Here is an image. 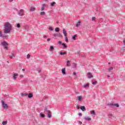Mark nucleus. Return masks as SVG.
Segmentation results:
<instances>
[{"mask_svg":"<svg viewBox=\"0 0 125 125\" xmlns=\"http://www.w3.org/2000/svg\"><path fill=\"white\" fill-rule=\"evenodd\" d=\"M12 30V27L11 24L9 23L8 22H6L4 25V34H9L10 32H11Z\"/></svg>","mask_w":125,"mask_h":125,"instance_id":"f257e3e1","label":"nucleus"},{"mask_svg":"<svg viewBox=\"0 0 125 125\" xmlns=\"http://www.w3.org/2000/svg\"><path fill=\"white\" fill-rule=\"evenodd\" d=\"M1 45L4 46V48H5V49H8V47H7V45H8V43L4 41L3 42H2L1 43Z\"/></svg>","mask_w":125,"mask_h":125,"instance_id":"f03ea898","label":"nucleus"},{"mask_svg":"<svg viewBox=\"0 0 125 125\" xmlns=\"http://www.w3.org/2000/svg\"><path fill=\"white\" fill-rule=\"evenodd\" d=\"M25 11L23 9H21L19 10V12L18 13V15L19 16H24V13Z\"/></svg>","mask_w":125,"mask_h":125,"instance_id":"7ed1b4c3","label":"nucleus"},{"mask_svg":"<svg viewBox=\"0 0 125 125\" xmlns=\"http://www.w3.org/2000/svg\"><path fill=\"white\" fill-rule=\"evenodd\" d=\"M53 37H55V38H63V36L62 35V34L59 33V34H53Z\"/></svg>","mask_w":125,"mask_h":125,"instance_id":"20e7f679","label":"nucleus"},{"mask_svg":"<svg viewBox=\"0 0 125 125\" xmlns=\"http://www.w3.org/2000/svg\"><path fill=\"white\" fill-rule=\"evenodd\" d=\"M1 103L3 108H4V109H5L6 108H8V105H7V104L4 103V102L3 101H1Z\"/></svg>","mask_w":125,"mask_h":125,"instance_id":"39448f33","label":"nucleus"},{"mask_svg":"<svg viewBox=\"0 0 125 125\" xmlns=\"http://www.w3.org/2000/svg\"><path fill=\"white\" fill-rule=\"evenodd\" d=\"M62 75H66V68H63L62 69Z\"/></svg>","mask_w":125,"mask_h":125,"instance_id":"423d86ee","label":"nucleus"},{"mask_svg":"<svg viewBox=\"0 0 125 125\" xmlns=\"http://www.w3.org/2000/svg\"><path fill=\"white\" fill-rule=\"evenodd\" d=\"M44 113H49L50 111H49V109H48L47 107H45V108L44 109Z\"/></svg>","mask_w":125,"mask_h":125,"instance_id":"0eeeda50","label":"nucleus"},{"mask_svg":"<svg viewBox=\"0 0 125 125\" xmlns=\"http://www.w3.org/2000/svg\"><path fill=\"white\" fill-rule=\"evenodd\" d=\"M62 33H63V36H64V37H67V31H66V30L65 29H63L62 30Z\"/></svg>","mask_w":125,"mask_h":125,"instance_id":"6e6552de","label":"nucleus"},{"mask_svg":"<svg viewBox=\"0 0 125 125\" xmlns=\"http://www.w3.org/2000/svg\"><path fill=\"white\" fill-rule=\"evenodd\" d=\"M81 110H82V111H83V112H84V111H86V109H85V106H81L80 107Z\"/></svg>","mask_w":125,"mask_h":125,"instance_id":"1a4fd4ad","label":"nucleus"},{"mask_svg":"<svg viewBox=\"0 0 125 125\" xmlns=\"http://www.w3.org/2000/svg\"><path fill=\"white\" fill-rule=\"evenodd\" d=\"M87 76H88V78L89 79H90V78H93V76H92V75H91V73H90V72L87 73Z\"/></svg>","mask_w":125,"mask_h":125,"instance_id":"9d476101","label":"nucleus"},{"mask_svg":"<svg viewBox=\"0 0 125 125\" xmlns=\"http://www.w3.org/2000/svg\"><path fill=\"white\" fill-rule=\"evenodd\" d=\"M59 54L60 55L64 56L66 55V52H59Z\"/></svg>","mask_w":125,"mask_h":125,"instance_id":"9b49d317","label":"nucleus"},{"mask_svg":"<svg viewBox=\"0 0 125 125\" xmlns=\"http://www.w3.org/2000/svg\"><path fill=\"white\" fill-rule=\"evenodd\" d=\"M47 117L49 119H50L51 118L52 115H51V113L50 112V111L49 112H48V114L47 115Z\"/></svg>","mask_w":125,"mask_h":125,"instance_id":"f8f14e48","label":"nucleus"},{"mask_svg":"<svg viewBox=\"0 0 125 125\" xmlns=\"http://www.w3.org/2000/svg\"><path fill=\"white\" fill-rule=\"evenodd\" d=\"M27 96L29 98H32L33 96V93H29Z\"/></svg>","mask_w":125,"mask_h":125,"instance_id":"ddd939ff","label":"nucleus"},{"mask_svg":"<svg viewBox=\"0 0 125 125\" xmlns=\"http://www.w3.org/2000/svg\"><path fill=\"white\" fill-rule=\"evenodd\" d=\"M83 87H84V88H87L89 87V83H87V84L84 85L83 86Z\"/></svg>","mask_w":125,"mask_h":125,"instance_id":"4468645a","label":"nucleus"},{"mask_svg":"<svg viewBox=\"0 0 125 125\" xmlns=\"http://www.w3.org/2000/svg\"><path fill=\"white\" fill-rule=\"evenodd\" d=\"M17 77H18V74H14V75H13L14 80H16V79H17Z\"/></svg>","mask_w":125,"mask_h":125,"instance_id":"2eb2a0df","label":"nucleus"},{"mask_svg":"<svg viewBox=\"0 0 125 125\" xmlns=\"http://www.w3.org/2000/svg\"><path fill=\"white\" fill-rule=\"evenodd\" d=\"M24 28L25 30H26V31H29V29L30 28V27L29 26V25H25L24 26Z\"/></svg>","mask_w":125,"mask_h":125,"instance_id":"dca6fc26","label":"nucleus"},{"mask_svg":"<svg viewBox=\"0 0 125 125\" xmlns=\"http://www.w3.org/2000/svg\"><path fill=\"white\" fill-rule=\"evenodd\" d=\"M13 57H15V55H14V53H12L11 55L10 56V59H12Z\"/></svg>","mask_w":125,"mask_h":125,"instance_id":"f3484780","label":"nucleus"},{"mask_svg":"<svg viewBox=\"0 0 125 125\" xmlns=\"http://www.w3.org/2000/svg\"><path fill=\"white\" fill-rule=\"evenodd\" d=\"M53 50H54V46H50L49 51H53Z\"/></svg>","mask_w":125,"mask_h":125,"instance_id":"a211bd4d","label":"nucleus"},{"mask_svg":"<svg viewBox=\"0 0 125 125\" xmlns=\"http://www.w3.org/2000/svg\"><path fill=\"white\" fill-rule=\"evenodd\" d=\"M77 98L79 101H82V99L83 98V97H82V96H79L77 97Z\"/></svg>","mask_w":125,"mask_h":125,"instance_id":"6ab92c4d","label":"nucleus"},{"mask_svg":"<svg viewBox=\"0 0 125 125\" xmlns=\"http://www.w3.org/2000/svg\"><path fill=\"white\" fill-rule=\"evenodd\" d=\"M84 120H85V121H91V118H88V117H85L84 118Z\"/></svg>","mask_w":125,"mask_h":125,"instance_id":"aec40b11","label":"nucleus"},{"mask_svg":"<svg viewBox=\"0 0 125 125\" xmlns=\"http://www.w3.org/2000/svg\"><path fill=\"white\" fill-rule=\"evenodd\" d=\"M40 15H41V16H44V15H45V12H42L40 13Z\"/></svg>","mask_w":125,"mask_h":125,"instance_id":"412c9836","label":"nucleus"},{"mask_svg":"<svg viewBox=\"0 0 125 125\" xmlns=\"http://www.w3.org/2000/svg\"><path fill=\"white\" fill-rule=\"evenodd\" d=\"M55 32H56V33H59V31H60V29L57 27L55 29Z\"/></svg>","mask_w":125,"mask_h":125,"instance_id":"4be33fe9","label":"nucleus"},{"mask_svg":"<svg viewBox=\"0 0 125 125\" xmlns=\"http://www.w3.org/2000/svg\"><path fill=\"white\" fill-rule=\"evenodd\" d=\"M35 10H36V8H35V7H31L30 9V11H35Z\"/></svg>","mask_w":125,"mask_h":125,"instance_id":"5701e85b","label":"nucleus"},{"mask_svg":"<svg viewBox=\"0 0 125 125\" xmlns=\"http://www.w3.org/2000/svg\"><path fill=\"white\" fill-rule=\"evenodd\" d=\"M72 68H73V69H76V68H77V64H76V63H73Z\"/></svg>","mask_w":125,"mask_h":125,"instance_id":"b1692460","label":"nucleus"},{"mask_svg":"<svg viewBox=\"0 0 125 125\" xmlns=\"http://www.w3.org/2000/svg\"><path fill=\"white\" fill-rule=\"evenodd\" d=\"M55 4H56V2L53 1L51 3V6H54Z\"/></svg>","mask_w":125,"mask_h":125,"instance_id":"393cba45","label":"nucleus"},{"mask_svg":"<svg viewBox=\"0 0 125 125\" xmlns=\"http://www.w3.org/2000/svg\"><path fill=\"white\" fill-rule=\"evenodd\" d=\"M115 106L117 108H119L120 107V105L118 104H114L113 106Z\"/></svg>","mask_w":125,"mask_h":125,"instance_id":"a878e982","label":"nucleus"},{"mask_svg":"<svg viewBox=\"0 0 125 125\" xmlns=\"http://www.w3.org/2000/svg\"><path fill=\"white\" fill-rule=\"evenodd\" d=\"M62 45H63V46L64 48H67V47H68L66 45V44L64 43H62Z\"/></svg>","mask_w":125,"mask_h":125,"instance_id":"bb28decb","label":"nucleus"},{"mask_svg":"<svg viewBox=\"0 0 125 125\" xmlns=\"http://www.w3.org/2000/svg\"><path fill=\"white\" fill-rule=\"evenodd\" d=\"M91 115H94V116H95V115H96L95 111H94V110L91 111Z\"/></svg>","mask_w":125,"mask_h":125,"instance_id":"cd10ccee","label":"nucleus"},{"mask_svg":"<svg viewBox=\"0 0 125 125\" xmlns=\"http://www.w3.org/2000/svg\"><path fill=\"white\" fill-rule=\"evenodd\" d=\"M37 71L39 74H41L42 73V69L41 68H37Z\"/></svg>","mask_w":125,"mask_h":125,"instance_id":"c85d7f7f","label":"nucleus"},{"mask_svg":"<svg viewBox=\"0 0 125 125\" xmlns=\"http://www.w3.org/2000/svg\"><path fill=\"white\" fill-rule=\"evenodd\" d=\"M41 117H42V118H44V117H45V115L42 114V113H40V114Z\"/></svg>","mask_w":125,"mask_h":125,"instance_id":"c756f323","label":"nucleus"},{"mask_svg":"<svg viewBox=\"0 0 125 125\" xmlns=\"http://www.w3.org/2000/svg\"><path fill=\"white\" fill-rule=\"evenodd\" d=\"M2 124L3 125H7V121H3Z\"/></svg>","mask_w":125,"mask_h":125,"instance_id":"7c9ffc66","label":"nucleus"},{"mask_svg":"<svg viewBox=\"0 0 125 125\" xmlns=\"http://www.w3.org/2000/svg\"><path fill=\"white\" fill-rule=\"evenodd\" d=\"M76 38H77V35H75L73 36L72 39H73L74 41H76Z\"/></svg>","mask_w":125,"mask_h":125,"instance_id":"2f4dec72","label":"nucleus"},{"mask_svg":"<svg viewBox=\"0 0 125 125\" xmlns=\"http://www.w3.org/2000/svg\"><path fill=\"white\" fill-rule=\"evenodd\" d=\"M81 23V21H78V23L77 24H76V27H79V26H80V23Z\"/></svg>","mask_w":125,"mask_h":125,"instance_id":"473e14b6","label":"nucleus"},{"mask_svg":"<svg viewBox=\"0 0 125 125\" xmlns=\"http://www.w3.org/2000/svg\"><path fill=\"white\" fill-rule=\"evenodd\" d=\"M113 68L112 67H109L107 69L108 71H109V72H110V71H112V70H113Z\"/></svg>","mask_w":125,"mask_h":125,"instance_id":"72a5a7b5","label":"nucleus"},{"mask_svg":"<svg viewBox=\"0 0 125 125\" xmlns=\"http://www.w3.org/2000/svg\"><path fill=\"white\" fill-rule=\"evenodd\" d=\"M96 83H97V81H94L92 82V84H93L94 85H95Z\"/></svg>","mask_w":125,"mask_h":125,"instance_id":"f704fd0d","label":"nucleus"},{"mask_svg":"<svg viewBox=\"0 0 125 125\" xmlns=\"http://www.w3.org/2000/svg\"><path fill=\"white\" fill-rule=\"evenodd\" d=\"M73 75L75 76V78H77V73L74 72Z\"/></svg>","mask_w":125,"mask_h":125,"instance_id":"c9c22d12","label":"nucleus"},{"mask_svg":"<svg viewBox=\"0 0 125 125\" xmlns=\"http://www.w3.org/2000/svg\"><path fill=\"white\" fill-rule=\"evenodd\" d=\"M107 106H114V104H107Z\"/></svg>","mask_w":125,"mask_h":125,"instance_id":"e433bc0d","label":"nucleus"},{"mask_svg":"<svg viewBox=\"0 0 125 125\" xmlns=\"http://www.w3.org/2000/svg\"><path fill=\"white\" fill-rule=\"evenodd\" d=\"M65 42H68V37L65 36Z\"/></svg>","mask_w":125,"mask_h":125,"instance_id":"4c0bfd02","label":"nucleus"},{"mask_svg":"<svg viewBox=\"0 0 125 125\" xmlns=\"http://www.w3.org/2000/svg\"><path fill=\"white\" fill-rule=\"evenodd\" d=\"M17 27L18 28H20L21 26H20V23H17Z\"/></svg>","mask_w":125,"mask_h":125,"instance_id":"58836bf2","label":"nucleus"},{"mask_svg":"<svg viewBox=\"0 0 125 125\" xmlns=\"http://www.w3.org/2000/svg\"><path fill=\"white\" fill-rule=\"evenodd\" d=\"M30 57H31V55H30V54H28L27 55V59H29V58H30Z\"/></svg>","mask_w":125,"mask_h":125,"instance_id":"ea45409f","label":"nucleus"},{"mask_svg":"<svg viewBox=\"0 0 125 125\" xmlns=\"http://www.w3.org/2000/svg\"><path fill=\"white\" fill-rule=\"evenodd\" d=\"M41 10H42V11H43V10H44V7H43L42 6L41 7Z\"/></svg>","mask_w":125,"mask_h":125,"instance_id":"a19ab883","label":"nucleus"},{"mask_svg":"<svg viewBox=\"0 0 125 125\" xmlns=\"http://www.w3.org/2000/svg\"><path fill=\"white\" fill-rule=\"evenodd\" d=\"M76 108H77L78 110H79V109H80V105H77L76 106Z\"/></svg>","mask_w":125,"mask_h":125,"instance_id":"79ce46f5","label":"nucleus"},{"mask_svg":"<svg viewBox=\"0 0 125 125\" xmlns=\"http://www.w3.org/2000/svg\"><path fill=\"white\" fill-rule=\"evenodd\" d=\"M49 29L50 30V31H53V28L51 27H50L49 28Z\"/></svg>","mask_w":125,"mask_h":125,"instance_id":"37998d69","label":"nucleus"},{"mask_svg":"<svg viewBox=\"0 0 125 125\" xmlns=\"http://www.w3.org/2000/svg\"><path fill=\"white\" fill-rule=\"evenodd\" d=\"M42 6L43 7H46V6H47V5H46L45 4H43Z\"/></svg>","mask_w":125,"mask_h":125,"instance_id":"c03bdc74","label":"nucleus"},{"mask_svg":"<svg viewBox=\"0 0 125 125\" xmlns=\"http://www.w3.org/2000/svg\"><path fill=\"white\" fill-rule=\"evenodd\" d=\"M2 37V32L1 31L0 32V38H1Z\"/></svg>","mask_w":125,"mask_h":125,"instance_id":"a18cd8bd","label":"nucleus"},{"mask_svg":"<svg viewBox=\"0 0 125 125\" xmlns=\"http://www.w3.org/2000/svg\"><path fill=\"white\" fill-rule=\"evenodd\" d=\"M66 66L67 67H70V66H71V64L70 63H67Z\"/></svg>","mask_w":125,"mask_h":125,"instance_id":"49530a36","label":"nucleus"},{"mask_svg":"<svg viewBox=\"0 0 125 125\" xmlns=\"http://www.w3.org/2000/svg\"><path fill=\"white\" fill-rule=\"evenodd\" d=\"M92 20L93 21H95V17H92Z\"/></svg>","mask_w":125,"mask_h":125,"instance_id":"de8ad7c7","label":"nucleus"},{"mask_svg":"<svg viewBox=\"0 0 125 125\" xmlns=\"http://www.w3.org/2000/svg\"><path fill=\"white\" fill-rule=\"evenodd\" d=\"M58 43H59V44H62V42L61 41L58 42Z\"/></svg>","mask_w":125,"mask_h":125,"instance_id":"09e8293b","label":"nucleus"},{"mask_svg":"<svg viewBox=\"0 0 125 125\" xmlns=\"http://www.w3.org/2000/svg\"><path fill=\"white\" fill-rule=\"evenodd\" d=\"M28 93H24V96H28Z\"/></svg>","mask_w":125,"mask_h":125,"instance_id":"8fccbe9b","label":"nucleus"},{"mask_svg":"<svg viewBox=\"0 0 125 125\" xmlns=\"http://www.w3.org/2000/svg\"><path fill=\"white\" fill-rule=\"evenodd\" d=\"M79 125H83V122H82L81 121H79Z\"/></svg>","mask_w":125,"mask_h":125,"instance_id":"3c124183","label":"nucleus"},{"mask_svg":"<svg viewBox=\"0 0 125 125\" xmlns=\"http://www.w3.org/2000/svg\"><path fill=\"white\" fill-rule=\"evenodd\" d=\"M78 115H79V116H80V117H82V113H79L78 114Z\"/></svg>","mask_w":125,"mask_h":125,"instance_id":"603ef678","label":"nucleus"},{"mask_svg":"<svg viewBox=\"0 0 125 125\" xmlns=\"http://www.w3.org/2000/svg\"><path fill=\"white\" fill-rule=\"evenodd\" d=\"M1 38H7V36H3L1 37Z\"/></svg>","mask_w":125,"mask_h":125,"instance_id":"864d4df0","label":"nucleus"},{"mask_svg":"<svg viewBox=\"0 0 125 125\" xmlns=\"http://www.w3.org/2000/svg\"><path fill=\"white\" fill-rule=\"evenodd\" d=\"M47 42H50V38L48 39Z\"/></svg>","mask_w":125,"mask_h":125,"instance_id":"5fc2aeb1","label":"nucleus"},{"mask_svg":"<svg viewBox=\"0 0 125 125\" xmlns=\"http://www.w3.org/2000/svg\"><path fill=\"white\" fill-rule=\"evenodd\" d=\"M43 39H46V36L44 35V36H43Z\"/></svg>","mask_w":125,"mask_h":125,"instance_id":"6e6d98bb","label":"nucleus"},{"mask_svg":"<svg viewBox=\"0 0 125 125\" xmlns=\"http://www.w3.org/2000/svg\"><path fill=\"white\" fill-rule=\"evenodd\" d=\"M66 63H67V64H69V63H70V61H67L66 62Z\"/></svg>","mask_w":125,"mask_h":125,"instance_id":"4d7b16f0","label":"nucleus"},{"mask_svg":"<svg viewBox=\"0 0 125 125\" xmlns=\"http://www.w3.org/2000/svg\"><path fill=\"white\" fill-rule=\"evenodd\" d=\"M21 95L22 97L24 96V93H21Z\"/></svg>","mask_w":125,"mask_h":125,"instance_id":"13d9d810","label":"nucleus"},{"mask_svg":"<svg viewBox=\"0 0 125 125\" xmlns=\"http://www.w3.org/2000/svg\"><path fill=\"white\" fill-rule=\"evenodd\" d=\"M123 43H124V45H125V40L123 41Z\"/></svg>","mask_w":125,"mask_h":125,"instance_id":"bf43d9fd","label":"nucleus"},{"mask_svg":"<svg viewBox=\"0 0 125 125\" xmlns=\"http://www.w3.org/2000/svg\"><path fill=\"white\" fill-rule=\"evenodd\" d=\"M21 78H23L24 76L23 75H20Z\"/></svg>","mask_w":125,"mask_h":125,"instance_id":"052dcab7","label":"nucleus"},{"mask_svg":"<svg viewBox=\"0 0 125 125\" xmlns=\"http://www.w3.org/2000/svg\"><path fill=\"white\" fill-rule=\"evenodd\" d=\"M9 1H10V2H11L13 1V0H9Z\"/></svg>","mask_w":125,"mask_h":125,"instance_id":"680f3d73","label":"nucleus"},{"mask_svg":"<svg viewBox=\"0 0 125 125\" xmlns=\"http://www.w3.org/2000/svg\"><path fill=\"white\" fill-rule=\"evenodd\" d=\"M22 71H23V72H25V69H22Z\"/></svg>","mask_w":125,"mask_h":125,"instance_id":"e2e57ef3","label":"nucleus"},{"mask_svg":"<svg viewBox=\"0 0 125 125\" xmlns=\"http://www.w3.org/2000/svg\"><path fill=\"white\" fill-rule=\"evenodd\" d=\"M107 78H110V75H107Z\"/></svg>","mask_w":125,"mask_h":125,"instance_id":"0e129e2a","label":"nucleus"},{"mask_svg":"<svg viewBox=\"0 0 125 125\" xmlns=\"http://www.w3.org/2000/svg\"><path fill=\"white\" fill-rule=\"evenodd\" d=\"M42 78H43V79H44V76H43Z\"/></svg>","mask_w":125,"mask_h":125,"instance_id":"69168bd1","label":"nucleus"},{"mask_svg":"<svg viewBox=\"0 0 125 125\" xmlns=\"http://www.w3.org/2000/svg\"><path fill=\"white\" fill-rule=\"evenodd\" d=\"M108 64H111V62H108Z\"/></svg>","mask_w":125,"mask_h":125,"instance_id":"338daca9","label":"nucleus"},{"mask_svg":"<svg viewBox=\"0 0 125 125\" xmlns=\"http://www.w3.org/2000/svg\"><path fill=\"white\" fill-rule=\"evenodd\" d=\"M58 23H59L58 21H57V24H58Z\"/></svg>","mask_w":125,"mask_h":125,"instance_id":"774afa93","label":"nucleus"}]
</instances>
